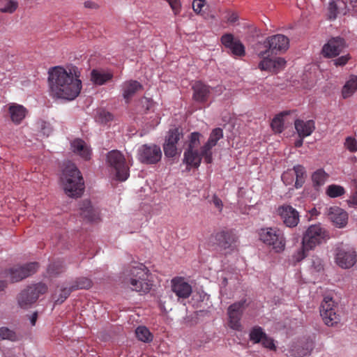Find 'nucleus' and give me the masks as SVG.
<instances>
[{"instance_id":"obj_42","label":"nucleus","mask_w":357,"mask_h":357,"mask_svg":"<svg viewBox=\"0 0 357 357\" xmlns=\"http://www.w3.org/2000/svg\"><path fill=\"white\" fill-rule=\"evenodd\" d=\"M113 114L104 109H100L97 112L96 119L97 121L100 123L106 124L108 122L112 121L113 120Z\"/></svg>"},{"instance_id":"obj_54","label":"nucleus","mask_w":357,"mask_h":357,"mask_svg":"<svg viewBox=\"0 0 357 357\" xmlns=\"http://www.w3.org/2000/svg\"><path fill=\"white\" fill-rule=\"evenodd\" d=\"M205 0H194L192 2V8L197 13H199L204 6Z\"/></svg>"},{"instance_id":"obj_28","label":"nucleus","mask_w":357,"mask_h":357,"mask_svg":"<svg viewBox=\"0 0 357 357\" xmlns=\"http://www.w3.org/2000/svg\"><path fill=\"white\" fill-rule=\"evenodd\" d=\"M113 74L109 72L93 70L91 71V80L97 85H103L107 82L111 80Z\"/></svg>"},{"instance_id":"obj_31","label":"nucleus","mask_w":357,"mask_h":357,"mask_svg":"<svg viewBox=\"0 0 357 357\" xmlns=\"http://www.w3.org/2000/svg\"><path fill=\"white\" fill-rule=\"evenodd\" d=\"M357 89V77L352 75L346 82L342 89V96L347 98L351 96Z\"/></svg>"},{"instance_id":"obj_56","label":"nucleus","mask_w":357,"mask_h":357,"mask_svg":"<svg viewBox=\"0 0 357 357\" xmlns=\"http://www.w3.org/2000/svg\"><path fill=\"white\" fill-rule=\"evenodd\" d=\"M211 202L220 212H221L222 211V208H223L222 202L217 195H214L213 196Z\"/></svg>"},{"instance_id":"obj_29","label":"nucleus","mask_w":357,"mask_h":357,"mask_svg":"<svg viewBox=\"0 0 357 357\" xmlns=\"http://www.w3.org/2000/svg\"><path fill=\"white\" fill-rule=\"evenodd\" d=\"M291 169L292 172H294V176H296L294 185L296 188H300L305 183V180L307 176L305 169L303 165H295Z\"/></svg>"},{"instance_id":"obj_21","label":"nucleus","mask_w":357,"mask_h":357,"mask_svg":"<svg viewBox=\"0 0 357 357\" xmlns=\"http://www.w3.org/2000/svg\"><path fill=\"white\" fill-rule=\"evenodd\" d=\"M328 218L333 223L339 228H342L347 224V213L337 206L330 208Z\"/></svg>"},{"instance_id":"obj_32","label":"nucleus","mask_w":357,"mask_h":357,"mask_svg":"<svg viewBox=\"0 0 357 357\" xmlns=\"http://www.w3.org/2000/svg\"><path fill=\"white\" fill-rule=\"evenodd\" d=\"M265 335L266 333L261 326H255L250 329L249 338L252 343L258 344L261 342Z\"/></svg>"},{"instance_id":"obj_2","label":"nucleus","mask_w":357,"mask_h":357,"mask_svg":"<svg viewBox=\"0 0 357 357\" xmlns=\"http://www.w3.org/2000/svg\"><path fill=\"white\" fill-rule=\"evenodd\" d=\"M149 270L142 264L133 262L123 271L122 283L132 291L146 294L151 289V284L148 281Z\"/></svg>"},{"instance_id":"obj_48","label":"nucleus","mask_w":357,"mask_h":357,"mask_svg":"<svg viewBox=\"0 0 357 357\" xmlns=\"http://www.w3.org/2000/svg\"><path fill=\"white\" fill-rule=\"evenodd\" d=\"M281 178L286 185H291L294 181V172L291 169L285 171L281 176Z\"/></svg>"},{"instance_id":"obj_63","label":"nucleus","mask_w":357,"mask_h":357,"mask_svg":"<svg viewBox=\"0 0 357 357\" xmlns=\"http://www.w3.org/2000/svg\"><path fill=\"white\" fill-rule=\"evenodd\" d=\"M303 138L304 137H300L299 139L296 140L294 143V146L297 148L302 146L303 144Z\"/></svg>"},{"instance_id":"obj_23","label":"nucleus","mask_w":357,"mask_h":357,"mask_svg":"<svg viewBox=\"0 0 357 357\" xmlns=\"http://www.w3.org/2000/svg\"><path fill=\"white\" fill-rule=\"evenodd\" d=\"M8 111L11 121L16 125L21 123L27 113L26 109L23 105L17 103L8 105Z\"/></svg>"},{"instance_id":"obj_47","label":"nucleus","mask_w":357,"mask_h":357,"mask_svg":"<svg viewBox=\"0 0 357 357\" xmlns=\"http://www.w3.org/2000/svg\"><path fill=\"white\" fill-rule=\"evenodd\" d=\"M6 3L5 7L0 8L1 13H13L17 8V3L13 0H8Z\"/></svg>"},{"instance_id":"obj_41","label":"nucleus","mask_w":357,"mask_h":357,"mask_svg":"<svg viewBox=\"0 0 357 357\" xmlns=\"http://www.w3.org/2000/svg\"><path fill=\"white\" fill-rule=\"evenodd\" d=\"M0 340H8L13 342L18 340V337L15 332L10 330L7 327L0 328Z\"/></svg>"},{"instance_id":"obj_20","label":"nucleus","mask_w":357,"mask_h":357,"mask_svg":"<svg viewBox=\"0 0 357 357\" xmlns=\"http://www.w3.org/2000/svg\"><path fill=\"white\" fill-rule=\"evenodd\" d=\"M123 97L126 103H129L135 93L143 89V86L136 80H128L121 84Z\"/></svg>"},{"instance_id":"obj_38","label":"nucleus","mask_w":357,"mask_h":357,"mask_svg":"<svg viewBox=\"0 0 357 357\" xmlns=\"http://www.w3.org/2000/svg\"><path fill=\"white\" fill-rule=\"evenodd\" d=\"M92 282L90 279L84 277L77 278L70 286L73 291L77 289H89L91 287Z\"/></svg>"},{"instance_id":"obj_37","label":"nucleus","mask_w":357,"mask_h":357,"mask_svg":"<svg viewBox=\"0 0 357 357\" xmlns=\"http://www.w3.org/2000/svg\"><path fill=\"white\" fill-rule=\"evenodd\" d=\"M326 192L328 197L335 198L343 195L345 193V190L341 185L331 184L327 187Z\"/></svg>"},{"instance_id":"obj_4","label":"nucleus","mask_w":357,"mask_h":357,"mask_svg":"<svg viewBox=\"0 0 357 357\" xmlns=\"http://www.w3.org/2000/svg\"><path fill=\"white\" fill-rule=\"evenodd\" d=\"M259 239L275 252H283L286 247L284 232L278 227H266L260 229Z\"/></svg>"},{"instance_id":"obj_14","label":"nucleus","mask_w":357,"mask_h":357,"mask_svg":"<svg viewBox=\"0 0 357 357\" xmlns=\"http://www.w3.org/2000/svg\"><path fill=\"white\" fill-rule=\"evenodd\" d=\"M266 50L272 54H278V52H284L289 46V39L282 34H276L268 37L264 41Z\"/></svg>"},{"instance_id":"obj_45","label":"nucleus","mask_w":357,"mask_h":357,"mask_svg":"<svg viewBox=\"0 0 357 357\" xmlns=\"http://www.w3.org/2000/svg\"><path fill=\"white\" fill-rule=\"evenodd\" d=\"M64 270L63 262H54L48 266L47 271L50 275H57Z\"/></svg>"},{"instance_id":"obj_52","label":"nucleus","mask_w":357,"mask_h":357,"mask_svg":"<svg viewBox=\"0 0 357 357\" xmlns=\"http://www.w3.org/2000/svg\"><path fill=\"white\" fill-rule=\"evenodd\" d=\"M350 59L349 54L344 55L333 60L334 65L336 66H344Z\"/></svg>"},{"instance_id":"obj_51","label":"nucleus","mask_w":357,"mask_h":357,"mask_svg":"<svg viewBox=\"0 0 357 357\" xmlns=\"http://www.w3.org/2000/svg\"><path fill=\"white\" fill-rule=\"evenodd\" d=\"M337 2L339 10L342 14L345 15L349 10V1L348 0H335Z\"/></svg>"},{"instance_id":"obj_43","label":"nucleus","mask_w":357,"mask_h":357,"mask_svg":"<svg viewBox=\"0 0 357 357\" xmlns=\"http://www.w3.org/2000/svg\"><path fill=\"white\" fill-rule=\"evenodd\" d=\"M335 309V302L331 297H324L320 307V314L322 316V312H328Z\"/></svg>"},{"instance_id":"obj_34","label":"nucleus","mask_w":357,"mask_h":357,"mask_svg":"<svg viewBox=\"0 0 357 357\" xmlns=\"http://www.w3.org/2000/svg\"><path fill=\"white\" fill-rule=\"evenodd\" d=\"M72 291H73V290L71 287H61L58 292L56 291L54 294L53 298L54 299L55 304L63 303Z\"/></svg>"},{"instance_id":"obj_24","label":"nucleus","mask_w":357,"mask_h":357,"mask_svg":"<svg viewBox=\"0 0 357 357\" xmlns=\"http://www.w3.org/2000/svg\"><path fill=\"white\" fill-rule=\"evenodd\" d=\"M193 98L200 102L207 101L210 94V86L201 81L196 82L192 86Z\"/></svg>"},{"instance_id":"obj_50","label":"nucleus","mask_w":357,"mask_h":357,"mask_svg":"<svg viewBox=\"0 0 357 357\" xmlns=\"http://www.w3.org/2000/svg\"><path fill=\"white\" fill-rule=\"evenodd\" d=\"M344 145L349 151L352 153L357 151V142L354 138L347 137Z\"/></svg>"},{"instance_id":"obj_11","label":"nucleus","mask_w":357,"mask_h":357,"mask_svg":"<svg viewBox=\"0 0 357 357\" xmlns=\"http://www.w3.org/2000/svg\"><path fill=\"white\" fill-rule=\"evenodd\" d=\"M140 162L145 164H156L162 158L160 147L156 144H144L138 150Z\"/></svg>"},{"instance_id":"obj_13","label":"nucleus","mask_w":357,"mask_h":357,"mask_svg":"<svg viewBox=\"0 0 357 357\" xmlns=\"http://www.w3.org/2000/svg\"><path fill=\"white\" fill-rule=\"evenodd\" d=\"M171 289L177 296L178 301L188 298L192 292L191 284L181 276H176L171 280Z\"/></svg>"},{"instance_id":"obj_19","label":"nucleus","mask_w":357,"mask_h":357,"mask_svg":"<svg viewBox=\"0 0 357 357\" xmlns=\"http://www.w3.org/2000/svg\"><path fill=\"white\" fill-rule=\"evenodd\" d=\"M344 47L345 42L343 38L340 37L333 38L324 45L322 53L326 57H334L339 55Z\"/></svg>"},{"instance_id":"obj_39","label":"nucleus","mask_w":357,"mask_h":357,"mask_svg":"<svg viewBox=\"0 0 357 357\" xmlns=\"http://www.w3.org/2000/svg\"><path fill=\"white\" fill-rule=\"evenodd\" d=\"M288 112L281 113L273 118L271 122V128L274 132L280 133L284 129L283 116L287 115Z\"/></svg>"},{"instance_id":"obj_16","label":"nucleus","mask_w":357,"mask_h":357,"mask_svg":"<svg viewBox=\"0 0 357 357\" xmlns=\"http://www.w3.org/2000/svg\"><path fill=\"white\" fill-rule=\"evenodd\" d=\"M278 213L283 223L288 227H295L299 222L298 212L289 205H282L278 208Z\"/></svg>"},{"instance_id":"obj_46","label":"nucleus","mask_w":357,"mask_h":357,"mask_svg":"<svg viewBox=\"0 0 357 357\" xmlns=\"http://www.w3.org/2000/svg\"><path fill=\"white\" fill-rule=\"evenodd\" d=\"M164 153L167 157L173 158L177 153L176 145L165 142L163 146Z\"/></svg>"},{"instance_id":"obj_33","label":"nucleus","mask_w":357,"mask_h":357,"mask_svg":"<svg viewBox=\"0 0 357 357\" xmlns=\"http://www.w3.org/2000/svg\"><path fill=\"white\" fill-rule=\"evenodd\" d=\"M321 317L325 324L328 326H333L340 320V316L336 313L335 309L328 312H322Z\"/></svg>"},{"instance_id":"obj_9","label":"nucleus","mask_w":357,"mask_h":357,"mask_svg":"<svg viewBox=\"0 0 357 357\" xmlns=\"http://www.w3.org/2000/svg\"><path fill=\"white\" fill-rule=\"evenodd\" d=\"M246 307V300H241L229 306L227 309L228 326L236 331H241V318Z\"/></svg>"},{"instance_id":"obj_59","label":"nucleus","mask_w":357,"mask_h":357,"mask_svg":"<svg viewBox=\"0 0 357 357\" xmlns=\"http://www.w3.org/2000/svg\"><path fill=\"white\" fill-rule=\"evenodd\" d=\"M84 6L85 8L91 9H97L98 8L97 3L92 1H86L84 3Z\"/></svg>"},{"instance_id":"obj_10","label":"nucleus","mask_w":357,"mask_h":357,"mask_svg":"<svg viewBox=\"0 0 357 357\" xmlns=\"http://www.w3.org/2000/svg\"><path fill=\"white\" fill-rule=\"evenodd\" d=\"M357 261V255L354 248L341 245L336 249L335 261L342 268L352 267Z\"/></svg>"},{"instance_id":"obj_57","label":"nucleus","mask_w":357,"mask_h":357,"mask_svg":"<svg viewBox=\"0 0 357 357\" xmlns=\"http://www.w3.org/2000/svg\"><path fill=\"white\" fill-rule=\"evenodd\" d=\"M309 250L304 249L303 245H302V248L297 252V253L294 255L295 260L296 261H300L306 257V251Z\"/></svg>"},{"instance_id":"obj_49","label":"nucleus","mask_w":357,"mask_h":357,"mask_svg":"<svg viewBox=\"0 0 357 357\" xmlns=\"http://www.w3.org/2000/svg\"><path fill=\"white\" fill-rule=\"evenodd\" d=\"M261 343L264 348L268 349L272 351L276 350V346L274 343L273 339L268 336L266 334L265 335V337H263L262 340L261 341Z\"/></svg>"},{"instance_id":"obj_61","label":"nucleus","mask_w":357,"mask_h":357,"mask_svg":"<svg viewBox=\"0 0 357 357\" xmlns=\"http://www.w3.org/2000/svg\"><path fill=\"white\" fill-rule=\"evenodd\" d=\"M349 1V10L351 9H353L356 12H357V0H348Z\"/></svg>"},{"instance_id":"obj_22","label":"nucleus","mask_w":357,"mask_h":357,"mask_svg":"<svg viewBox=\"0 0 357 357\" xmlns=\"http://www.w3.org/2000/svg\"><path fill=\"white\" fill-rule=\"evenodd\" d=\"M73 151L79 155L85 160H89L91 157V147L82 139H75L71 142Z\"/></svg>"},{"instance_id":"obj_53","label":"nucleus","mask_w":357,"mask_h":357,"mask_svg":"<svg viewBox=\"0 0 357 357\" xmlns=\"http://www.w3.org/2000/svg\"><path fill=\"white\" fill-rule=\"evenodd\" d=\"M169 6H171L172 10L174 11L175 15H177L180 12L181 3L179 0H166Z\"/></svg>"},{"instance_id":"obj_62","label":"nucleus","mask_w":357,"mask_h":357,"mask_svg":"<svg viewBox=\"0 0 357 357\" xmlns=\"http://www.w3.org/2000/svg\"><path fill=\"white\" fill-rule=\"evenodd\" d=\"M37 319H38V313L37 312H34L31 317V324L32 326H34L36 324V322L37 321Z\"/></svg>"},{"instance_id":"obj_35","label":"nucleus","mask_w":357,"mask_h":357,"mask_svg":"<svg viewBox=\"0 0 357 357\" xmlns=\"http://www.w3.org/2000/svg\"><path fill=\"white\" fill-rule=\"evenodd\" d=\"M137 339L144 342H150L153 340V335L145 326H139L135 330Z\"/></svg>"},{"instance_id":"obj_12","label":"nucleus","mask_w":357,"mask_h":357,"mask_svg":"<svg viewBox=\"0 0 357 357\" xmlns=\"http://www.w3.org/2000/svg\"><path fill=\"white\" fill-rule=\"evenodd\" d=\"M223 137V130L220 128L213 129L207 142L202 146V155L204 162L211 164L213 162L212 149L216 146L218 142Z\"/></svg>"},{"instance_id":"obj_5","label":"nucleus","mask_w":357,"mask_h":357,"mask_svg":"<svg viewBox=\"0 0 357 357\" xmlns=\"http://www.w3.org/2000/svg\"><path fill=\"white\" fill-rule=\"evenodd\" d=\"M202 135L198 132H192L189 137L188 148L183 154V162L187 165L188 169L190 167L198 168L202 162V146H200V137Z\"/></svg>"},{"instance_id":"obj_6","label":"nucleus","mask_w":357,"mask_h":357,"mask_svg":"<svg viewBox=\"0 0 357 357\" xmlns=\"http://www.w3.org/2000/svg\"><path fill=\"white\" fill-rule=\"evenodd\" d=\"M329 238L328 231L320 225L310 226L303 235L302 245L304 249L312 250Z\"/></svg>"},{"instance_id":"obj_1","label":"nucleus","mask_w":357,"mask_h":357,"mask_svg":"<svg viewBox=\"0 0 357 357\" xmlns=\"http://www.w3.org/2000/svg\"><path fill=\"white\" fill-rule=\"evenodd\" d=\"M80 72L76 66L67 71L61 66L49 69L48 82L52 97L73 100L80 93L82 85L79 79Z\"/></svg>"},{"instance_id":"obj_17","label":"nucleus","mask_w":357,"mask_h":357,"mask_svg":"<svg viewBox=\"0 0 357 357\" xmlns=\"http://www.w3.org/2000/svg\"><path fill=\"white\" fill-rule=\"evenodd\" d=\"M215 239L217 245L222 250H233L236 246L237 236L232 230H222L215 234Z\"/></svg>"},{"instance_id":"obj_44","label":"nucleus","mask_w":357,"mask_h":357,"mask_svg":"<svg viewBox=\"0 0 357 357\" xmlns=\"http://www.w3.org/2000/svg\"><path fill=\"white\" fill-rule=\"evenodd\" d=\"M328 15L330 20L336 19L338 14L342 13L341 11L338 8V6L337 2L335 0H330L328 3Z\"/></svg>"},{"instance_id":"obj_15","label":"nucleus","mask_w":357,"mask_h":357,"mask_svg":"<svg viewBox=\"0 0 357 357\" xmlns=\"http://www.w3.org/2000/svg\"><path fill=\"white\" fill-rule=\"evenodd\" d=\"M37 262L28 263L21 266H14L9 269L8 274L13 282H19L35 273L38 268Z\"/></svg>"},{"instance_id":"obj_27","label":"nucleus","mask_w":357,"mask_h":357,"mask_svg":"<svg viewBox=\"0 0 357 357\" xmlns=\"http://www.w3.org/2000/svg\"><path fill=\"white\" fill-rule=\"evenodd\" d=\"M79 209L80 215L88 221L93 222L98 219V215L93 208L89 200H84L80 204Z\"/></svg>"},{"instance_id":"obj_36","label":"nucleus","mask_w":357,"mask_h":357,"mask_svg":"<svg viewBox=\"0 0 357 357\" xmlns=\"http://www.w3.org/2000/svg\"><path fill=\"white\" fill-rule=\"evenodd\" d=\"M328 177V175L324 172V170L319 169L313 173L312 175V180L315 187H319L325 183Z\"/></svg>"},{"instance_id":"obj_3","label":"nucleus","mask_w":357,"mask_h":357,"mask_svg":"<svg viewBox=\"0 0 357 357\" xmlns=\"http://www.w3.org/2000/svg\"><path fill=\"white\" fill-rule=\"evenodd\" d=\"M61 181L66 194L70 197H80L84 190L81 172L75 164L68 163L63 170Z\"/></svg>"},{"instance_id":"obj_25","label":"nucleus","mask_w":357,"mask_h":357,"mask_svg":"<svg viewBox=\"0 0 357 357\" xmlns=\"http://www.w3.org/2000/svg\"><path fill=\"white\" fill-rule=\"evenodd\" d=\"M295 128L300 137H306L310 136L315 129V123L312 120L304 121L303 120H296L295 121Z\"/></svg>"},{"instance_id":"obj_64","label":"nucleus","mask_w":357,"mask_h":357,"mask_svg":"<svg viewBox=\"0 0 357 357\" xmlns=\"http://www.w3.org/2000/svg\"><path fill=\"white\" fill-rule=\"evenodd\" d=\"M7 287V282L4 280L0 281V292L3 291Z\"/></svg>"},{"instance_id":"obj_26","label":"nucleus","mask_w":357,"mask_h":357,"mask_svg":"<svg viewBox=\"0 0 357 357\" xmlns=\"http://www.w3.org/2000/svg\"><path fill=\"white\" fill-rule=\"evenodd\" d=\"M314 343L312 339H307L301 345L294 347L291 349L292 355L295 357H304L310 354L314 349Z\"/></svg>"},{"instance_id":"obj_7","label":"nucleus","mask_w":357,"mask_h":357,"mask_svg":"<svg viewBox=\"0 0 357 357\" xmlns=\"http://www.w3.org/2000/svg\"><path fill=\"white\" fill-rule=\"evenodd\" d=\"M47 291L46 284L39 282L27 287L17 296V303L21 308L26 309L34 303L40 295Z\"/></svg>"},{"instance_id":"obj_30","label":"nucleus","mask_w":357,"mask_h":357,"mask_svg":"<svg viewBox=\"0 0 357 357\" xmlns=\"http://www.w3.org/2000/svg\"><path fill=\"white\" fill-rule=\"evenodd\" d=\"M258 56L262 60L259 63V68L261 70H271L273 69V59H270L269 50L261 51L258 53Z\"/></svg>"},{"instance_id":"obj_8","label":"nucleus","mask_w":357,"mask_h":357,"mask_svg":"<svg viewBox=\"0 0 357 357\" xmlns=\"http://www.w3.org/2000/svg\"><path fill=\"white\" fill-rule=\"evenodd\" d=\"M109 165L116 172V178L125 181L129 176V168L126 165L123 155L117 150L109 151L107 155Z\"/></svg>"},{"instance_id":"obj_58","label":"nucleus","mask_w":357,"mask_h":357,"mask_svg":"<svg viewBox=\"0 0 357 357\" xmlns=\"http://www.w3.org/2000/svg\"><path fill=\"white\" fill-rule=\"evenodd\" d=\"M238 20V16L236 13H229L227 17L228 22L234 23Z\"/></svg>"},{"instance_id":"obj_40","label":"nucleus","mask_w":357,"mask_h":357,"mask_svg":"<svg viewBox=\"0 0 357 357\" xmlns=\"http://www.w3.org/2000/svg\"><path fill=\"white\" fill-rule=\"evenodd\" d=\"M183 137V133L178 128H174L169 130L166 137L165 142L169 144L176 145L181 137Z\"/></svg>"},{"instance_id":"obj_18","label":"nucleus","mask_w":357,"mask_h":357,"mask_svg":"<svg viewBox=\"0 0 357 357\" xmlns=\"http://www.w3.org/2000/svg\"><path fill=\"white\" fill-rule=\"evenodd\" d=\"M221 43L226 48L229 49L234 56H245V50L244 45L239 40H235L233 34L225 33L222 35Z\"/></svg>"},{"instance_id":"obj_55","label":"nucleus","mask_w":357,"mask_h":357,"mask_svg":"<svg viewBox=\"0 0 357 357\" xmlns=\"http://www.w3.org/2000/svg\"><path fill=\"white\" fill-rule=\"evenodd\" d=\"M273 69L282 68H284L286 64V61L280 57H278L275 59H273Z\"/></svg>"},{"instance_id":"obj_60","label":"nucleus","mask_w":357,"mask_h":357,"mask_svg":"<svg viewBox=\"0 0 357 357\" xmlns=\"http://www.w3.org/2000/svg\"><path fill=\"white\" fill-rule=\"evenodd\" d=\"M351 202L354 205L357 206V182L355 183V190L351 197Z\"/></svg>"}]
</instances>
